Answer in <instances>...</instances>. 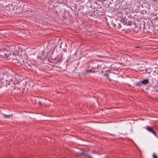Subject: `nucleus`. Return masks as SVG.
I'll return each instance as SVG.
<instances>
[{
    "label": "nucleus",
    "mask_w": 158,
    "mask_h": 158,
    "mask_svg": "<svg viewBox=\"0 0 158 158\" xmlns=\"http://www.w3.org/2000/svg\"><path fill=\"white\" fill-rule=\"evenodd\" d=\"M2 75L4 76L3 77H0L1 84H2V86L6 87L10 85H14V78L12 76L7 75V76L6 77L5 73H1L0 74V76Z\"/></svg>",
    "instance_id": "1"
},
{
    "label": "nucleus",
    "mask_w": 158,
    "mask_h": 158,
    "mask_svg": "<svg viewBox=\"0 0 158 158\" xmlns=\"http://www.w3.org/2000/svg\"><path fill=\"white\" fill-rule=\"evenodd\" d=\"M146 129L149 131L150 132L153 134L155 135H156V132L155 131H154V129L152 127H150L149 126H147L146 127Z\"/></svg>",
    "instance_id": "2"
},
{
    "label": "nucleus",
    "mask_w": 158,
    "mask_h": 158,
    "mask_svg": "<svg viewBox=\"0 0 158 158\" xmlns=\"http://www.w3.org/2000/svg\"><path fill=\"white\" fill-rule=\"evenodd\" d=\"M113 26L114 27H115L116 29H117V28L118 29H121V30L123 31L124 30V29H121L122 28V26L121 25V24L119 23H117L116 24H113Z\"/></svg>",
    "instance_id": "3"
},
{
    "label": "nucleus",
    "mask_w": 158,
    "mask_h": 158,
    "mask_svg": "<svg viewBox=\"0 0 158 158\" xmlns=\"http://www.w3.org/2000/svg\"><path fill=\"white\" fill-rule=\"evenodd\" d=\"M12 86H11V87H14V89H20V87L19 86V85L18 83H16L15 84V83H14V85H12Z\"/></svg>",
    "instance_id": "4"
},
{
    "label": "nucleus",
    "mask_w": 158,
    "mask_h": 158,
    "mask_svg": "<svg viewBox=\"0 0 158 158\" xmlns=\"http://www.w3.org/2000/svg\"><path fill=\"white\" fill-rule=\"evenodd\" d=\"M144 27L145 29H146L148 30V32L149 33H152L151 31L152 30L151 29V28H152V27H150L149 26H146L145 25H144Z\"/></svg>",
    "instance_id": "5"
},
{
    "label": "nucleus",
    "mask_w": 158,
    "mask_h": 158,
    "mask_svg": "<svg viewBox=\"0 0 158 158\" xmlns=\"http://www.w3.org/2000/svg\"><path fill=\"white\" fill-rule=\"evenodd\" d=\"M141 81L142 84L146 85L149 82V80L148 79H146Z\"/></svg>",
    "instance_id": "6"
},
{
    "label": "nucleus",
    "mask_w": 158,
    "mask_h": 158,
    "mask_svg": "<svg viewBox=\"0 0 158 158\" xmlns=\"http://www.w3.org/2000/svg\"><path fill=\"white\" fill-rule=\"evenodd\" d=\"M44 54L43 53H42V56H38V57L41 60H43L44 59L46 58V57L43 55Z\"/></svg>",
    "instance_id": "7"
},
{
    "label": "nucleus",
    "mask_w": 158,
    "mask_h": 158,
    "mask_svg": "<svg viewBox=\"0 0 158 158\" xmlns=\"http://www.w3.org/2000/svg\"><path fill=\"white\" fill-rule=\"evenodd\" d=\"M142 83L141 82V81H140L139 82H137L135 84V85L136 86H138L139 87H140L141 86Z\"/></svg>",
    "instance_id": "8"
},
{
    "label": "nucleus",
    "mask_w": 158,
    "mask_h": 158,
    "mask_svg": "<svg viewBox=\"0 0 158 158\" xmlns=\"http://www.w3.org/2000/svg\"><path fill=\"white\" fill-rule=\"evenodd\" d=\"M132 21H128L127 23V26H131L132 24Z\"/></svg>",
    "instance_id": "9"
},
{
    "label": "nucleus",
    "mask_w": 158,
    "mask_h": 158,
    "mask_svg": "<svg viewBox=\"0 0 158 158\" xmlns=\"http://www.w3.org/2000/svg\"><path fill=\"white\" fill-rule=\"evenodd\" d=\"M92 72V71H91V70L90 69H87L86 71L85 72V73L86 74H88L89 73H91Z\"/></svg>",
    "instance_id": "10"
},
{
    "label": "nucleus",
    "mask_w": 158,
    "mask_h": 158,
    "mask_svg": "<svg viewBox=\"0 0 158 158\" xmlns=\"http://www.w3.org/2000/svg\"><path fill=\"white\" fill-rule=\"evenodd\" d=\"M11 115H8L6 114H3V116H4V117L6 118H10V117Z\"/></svg>",
    "instance_id": "11"
},
{
    "label": "nucleus",
    "mask_w": 158,
    "mask_h": 158,
    "mask_svg": "<svg viewBox=\"0 0 158 158\" xmlns=\"http://www.w3.org/2000/svg\"><path fill=\"white\" fill-rule=\"evenodd\" d=\"M122 20H123L122 21L124 23V25L127 24V21L126 20H125V19H122Z\"/></svg>",
    "instance_id": "12"
},
{
    "label": "nucleus",
    "mask_w": 158,
    "mask_h": 158,
    "mask_svg": "<svg viewBox=\"0 0 158 158\" xmlns=\"http://www.w3.org/2000/svg\"><path fill=\"white\" fill-rule=\"evenodd\" d=\"M153 158H158V157L156 156V155L155 154H153Z\"/></svg>",
    "instance_id": "13"
},
{
    "label": "nucleus",
    "mask_w": 158,
    "mask_h": 158,
    "mask_svg": "<svg viewBox=\"0 0 158 158\" xmlns=\"http://www.w3.org/2000/svg\"><path fill=\"white\" fill-rule=\"evenodd\" d=\"M104 75H105V76H106L107 77H108V79H109V77H108L109 74H106H106H104Z\"/></svg>",
    "instance_id": "14"
},
{
    "label": "nucleus",
    "mask_w": 158,
    "mask_h": 158,
    "mask_svg": "<svg viewBox=\"0 0 158 158\" xmlns=\"http://www.w3.org/2000/svg\"><path fill=\"white\" fill-rule=\"evenodd\" d=\"M123 7L124 8H125V9H127V5H124L123 6Z\"/></svg>",
    "instance_id": "15"
},
{
    "label": "nucleus",
    "mask_w": 158,
    "mask_h": 158,
    "mask_svg": "<svg viewBox=\"0 0 158 158\" xmlns=\"http://www.w3.org/2000/svg\"><path fill=\"white\" fill-rule=\"evenodd\" d=\"M155 20H158V17H156L154 19Z\"/></svg>",
    "instance_id": "16"
},
{
    "label": "nucleus",
    "mask_w": 158,
    "mask_h": 158,
    "mask_svg": "<svg viewBox=\"0 0 158 158\" xmlns=\"http://www.w3.org/2000/svg\"><path fill=\"white\" fill-rule=\"evenodd\" d=\"M61 60V59H60V60H56V63H58V62H59L60 61V60Z\"/></svg>",
    "instance_id": "17"
},
{
    "label": "nucleus",
    "mask_w": 158,
    "mask_h": 158,
    "mask_svg": "<svg viewBox=\"0 0 158 158\" xmlns=\"http://www.w3.org/2000/svg\"><path fill=\"white\" fill-rule=\"evenodd\" d=\"M153 91L157 92L158 91V89H156V90H154Z\"/></svg>",
    "instance_id": "18"
},
{
    "label": "nucleus",
    "mask_w": 158,
    "mask_h": 158,
    "mask_svg": "<svg viewBox=\"0 0 158 158\" xmlns=\"http://www.w3.org/2000/svg\"><path fill=\"white\" fill-rule=\"evenodd\" d=\"M5 56L6 57H7V54H5Z\"/></svg>",
    "instance_id": "19"
},
{
    "label": "nucleus",
    "mask_w": 158,
    "mask_h": 158,
    "mask_svg": "<svg viewBox=\"0 0 158 158\" xmlns=\"http://www.w3.org/2000/svg\"><path fill=\"white\" fill-rule=\"evenodd\" d=\"M81 155H84V154L82 152V153H81Z\"/></svg>",
    "instance_id": "20"
},
{
    "label": "nucleus",
    "mask_w": 158,
    "mask_h": 158,
    "mask_svg": "<svg viewBox=\"0 0 158 158\" xmlns=\"http://www.w3.org/2000/svg\"><path fill=\"white\" fill-rule=\"evenodd\" d=\"M102 1H106V0H101Z\"/></svg>",
    "instance_id": "21"
},
{
    "label": "nucleus",
    "mask_w": 158,
    "mask_h": 158,
    "mask_svg": "<svg viewBox=\"0 0 158 158\" xmlns=\"http://www.w3.org/2000/svg\"><path fill=\"white\" fill-rule=\"evenodd\" d=\"M97 56H98L101 57V56H98V55H97Z\"/></svg>",
    "instance_id": "22"
}]
</instances>
